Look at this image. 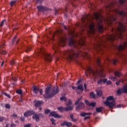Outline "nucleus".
<instances>
[{"instance_id": "4be33fe9", "label": "nucleus", "mask_w": 127, "mask_h": 127, "mask_svg": "<svg viewBox=\"0 0 127 127\" xmlns=\"http://www.w3.org/2000/svg\"><path fill=\"white\" fill-rule=\"evenodd\" d=\"M33 91L35 94H37L38 92H39V89L36 87V86H33Z\"/></svg>"}, {"instance_id": "a19ab883", "label": "nucleus", "mask_w": 127, "mask_h": 127, "mask_svg": "<svg viewBox=\"0 0 127 127\" xmlns=\"http://www.w3.org/2000/svg\"><path fill=\"white\" fill-rule=\"evenodd\" d=\"M5 108L6 109H10V105L9 104H6Z\"/></svg>"}, {"instance_id": "bf43d9fd", "label": "nucleus", "mask_w": 127, "mask_h": 127, "mask_svg": "<svg viewBox=\"0 0 127 127\" xmlns=\"http://www.w3.org/2000/svg\"><path fill=\"white\" fill-rule=\"evenodd\" d=\"M16 127V125H15V124H12L11 125V127Z\"/></svg>"}, {"instance_id": "49530a36", "label": "nucleus", "mask_w": 127, "mask_h": 127, "mask_svg": "<svg viewBox=\"0 0 127 127\" xmlns=\"http://www.w3.org/2000/svg\"><path fill=\"white\" fill-rule=\"evenodd\" d=\"M123 107H124V106L122 104H120L117 106V108L119 109H120V108H123Z\"/></svg>"}, {"instance_id": "473e14b6", "label": "nucleus", "mask_w": 127, "mask_h": 127, "mask_svg": "<svg viewBox=\"0 0 127 127\" xmlns=\"http://www.w3.org/2000/svg\"><path fill=\"white\" fill-rule=\"evenodd\" d=\"M16 2V0L11 1L10 2V6H13V5H14V4H15Z\"/></svg>"}, {"instance_id": "052dcab7", "label": "nucleus", "mask_w": 127, "mask_h": 127, "mask_svg": "<svg viewBox=\"0 0 127 127\" xmlns=\"http://www.w3.org/2000/svg\"><path fill=\"white\" fill-rule=\"evenodd\" d=\"M90 119V116H87L84 118V120H88Z\"/></svg>"}, {"instance_id": "cd10ccee", "label": "nucleus", "mask_w": 127, "mask_h": 127, "mask_svg": "<svg viewBox=\"0 0 127 127\" xmlns=\"http://www.w3.org/2000/svg\"><path fill=\"white\" fill-rule=\"evenodd\" d=\"M115 75L117 77H121V76H122V73L119 71H116L115 72Z\"/></svg>"}, {"instance_id": "dca6fc26", "label": "nucleus", "mask_w": 127, "mask_h": 127, "mask_svg": "<svg viewBox=\"0 0 127 127\" xmlns=\"http://www.w3.org/2000/svg\"><path fill=\"white\" fill-rule=\"evenodd\" d=\"M43 102L42 101H37L35 100L34 102V106L36 108H38V107H40L41 105H42Z\"/></svg>"}, {"instance_id": "2eb2a0df", "label": "nucleus", "mask_w": 127, "mask_h": 127, "mask_svg": "<svg viewBox=\"0 0 127 127\" xmlns=\"http://www.w3.org/2000/svg\"><path fill=\"white\" fill-rule=\"evenodd\" d=\"M105 43H106V41H101L98 44L95 45V49H97V48H100L101 46H104Z\"/></svg>"}, {"instance_id": "de8ad7c7", "label": "nucleus", "mask_w": 127, "mask_h": 127, "mask_svg": "<svg viewBox=\"0 0 127 127\" xmlns=\"http://www.w3.org/2000/svg\"><path fill=\"white\" fill-rule=\"evenodd\" d=\"M107 85H111L112 81H111L110 80H108V81H107Z\"/></svg>"}, {"instance_id": "864d4df0", "label": "nucleus", "mask_w": 127, "mask_h": 127, "mask_svg": "<svg viewBox=\"0 0 127 127\" xmlns=\"http://www.w3.org/2000/svg\"><path fill=\"white\" fill-rule=\"evenodd\" d=\"M11 117L13 118H17V115L16 114H13Z\"/></svg>"}, {"instance_id": "7ed1b4c3", "label": "nucleus", "mask_w": 127, "mask_h": 127, "mask_svg": "<svg viewBox=\"0 0 127 127\" xmlns=\"http://www.w3.org/2000/svg\"><path fill=\"white\" fill-rule=\"evenodd\" d=\"M126 28L125 26L122 23H119L118 28L117 29L118 34H113L110 36H108L106 38V40H115L116 38H119L122 39L123 38V31H125Z\"/></svg>"}, {"instance_id": "6e6d98bb", "label": "nucleus", "mask_w": 127, "mask_h": 127, "mask_svg": "<svg viewBox=\"0 0 127 127\" xmlns=\"http://www.w3.org/2000/svg\"><path fill=\"white\" fill-rule=\"evenodd\" d=\"M4 120V118L3 117H0V122H2Z\"/></svg>"}, {"instance_id": "13d9d810", "label": "nucleus", "mask_w": 127, "mask_h": 127, "mask_svg": "<svg viewBox=\"0 0 127 127\" xmlns=\"http://www.w3.org/2000/svg\"><path fill=\"white\" fill-rule=\"evenodd\" d=\"M31 126V125H30V124H28V125H25V126H24V127H30Z\"/></svg>"}, {"instance_id": "1a4fd4ad", "label": "nucleus", "mask_w": 127, "mask_h": 127, "mask_svg": "<svg viewBox=\"0 0 127 127\" xmlns=\"http://www.w3.org/2000/svg\"><path fill=\"white\" fill-rule=\"evenodd\" d=\"M65 105L66 107H60L58 108V110L61 113H63V112L72 111L74 109V105H72V101L71 100H69L68 103L65 104Z\"/></svg>"}, {"instance_id": "f03ea898", "label": "nucleus", "mask_w": 127, "mask_h": 127, "mask_svg": "<svg viewBox=\"0 0 127 127\" xmlns=\"http://www.w3.org/2000/svg\"><path fill=\"white\" fill-rule=\"evenodd\" d=\"M97 62L98 64V65L99 67V69L97 71H94L92 69L91 67L87 68V70H86L85 72V74L86 76V77H89V75H93L94 80L95 81V79H96V76L97 75H99V76H101V77H105V74L103 72V69H102V66L100 65V59H97Z\"/></svg>"}, {"instance_id": "6ab92c4d", "label": "nucleus", "mask_w": 127, "mask_h": 127, "mask_svg": "<svg viewBox=\"0 0 127 127\" xmlns=\"http://www.w3.org/2000/svg\"><path fill=\"white\" fill-rule=\"evenodd\" d=\"M62 127H64L66 126V127H71L72 126V123L68 122H64L61 124Z\"/></svg>"}, {"instance_id": "680f3d73", "label": "nucleus", "mask_w": 127, "mask_h": 127, "mask_svg": "<svg viewBox=\"0 0 127 127\" xmlns=\"http://www.w3.org/2000/svg\"><path fill=\"white\" fill-rule=\"evenodd\" d=\"M107 61H108V62H113V61L112 60H111L110 59L108 58L107 59Z\"/></svg>"}, {"instance_id": "4c0bfd02", "label": "nucleus", "mask_w": 127, "mask_h": 127, "mask_svg": "<svg viewBox=\"0 0 127 127\" xmlns=\"http://www.w3.org/2000/svg\"><path fill=\"white\" fill-rule=\"evenodd\" d=\"M119 2L120 4H123L125 3V0H119Z\"/></svg>"}, {"instance_id": "aec40b11", "label": "nucleus", "mask_w": 127, "mask_h": 127, "mask_svg": "<svg viewBox=\"0 0 127 127\" xmlns=\"http://www.w3.org/2000/svg\"><path fill=\"white\" fill-rule=\"evenodd\" d=\"M37 8L38 11H44V10H46V8L42 5L38 6Z\"/></svg>"}, {"instance_id": "a211bd4d", "label": "nucleus", "mask_w": 127, "mask_h": 127, "mask_svg": "<svg viewBox=\"0 0 127 127\" xmlns=\"http://www.w3.org/2000/svg\"><path fill=\"white\" fill-rule=\"evenodd\" d=\"M127 47V43H125L123 45H120L118 48L119 50L122 51V50H124V49L126 48V47Z\"/></svg>"}, {"instance_id": "b1692460", "label": "nucleus", "mask_w": 127, "mask_h": 127, "mask_svg": "<svg viewBox=\"0 0 127 127\" xmlns=\"http://www.w3.org/2000/svg\"><path fill=\"white\" fill-rule=\"evenodd\" d=\"M77 89L80 90L81 92H83V91H84V87L83 86V85H78L77 87Z\"/></svg>"}, {"instance_id": "f704fd0d", "label": "nucleus", "mask_w": 127, "mask_h": 127, "mask_svg": "<svg viewBox=\"0 0 127 127\" xmlns=\"http://www.w3.org/2000/svg\"><path fill=\"white\" fill-rule=\"evenodd\" d=\"M6 21V20H5V19L3 20L0 24V27L2 26L4 23V22H5Z\"/></svg>"}, {"instance_id": "6e6552de", "label": "nucleus", "mask_w": 127, "mask_h": 127, "mask_svg": "<svg viewBox=\"0 0 127 127\" xmlns=\"http://www.w3.org/2000/svg\"><path fill=\"white\" fill-rule=\"evenodd\" d=\"M104 104L110 108V109H114L116 108V100L114 97L109 96L107 98V100L105 102H104Z\"/></svg>"}, {"instance_id": "4468645a", "label": "nucleus", "mask_w": 127, "mask_h": 127, "mask_svg": "<svg viewBox=\"0 0 127 127\" xmlns=\"http://www.w3.org/2000/svg\"><path fill=\"white\" fill-rule=\"evenodd\" d=\"M85 103L88 107H93V108L96 107V103L95 102H91L90 103L89 101L88 100H85Z\"/></svg>"}, {"instance_id": "9d476101", "label": "nucleus", "mask_w": 127, "mask_h": 127, "mask_svg": "<svg viewBox=\"0 0 127 127\" xmlns=\"http://www.w3.org/2000/svg\"><path fill=\"white\" fill-rule=\"evenodd\" d=\"M81 100H82V97H79L75 103V106L78 105L76 108V110H77V111L82 110V109H84V108H85V105L84 104V103H80V101H81Z\"/></svg>"}, {"instance_id": "c9c22d12", "label": "nucleus", "mask_w": 127, "mask_h": 127, "mask_svg": "<svg viewBox=\"0 0 127 127\" xmlns=\"http://www.w3.org/2000/svg\"><path fill=\"white\" fill-rule=\"evenodd\" d=\"M51 122H52V125H56V123H55V120H54V119H52L51 120Z\"/></svg>"}, {"instance_id": "5fc2aeb1", "label": "nucleus", "mask_w": 127, "mask_h": 127, "mask_svg": "<svg viewBox=\"0 0 127 127\" xmlns=\"http://www.w3.org/2000/svg\"><path fill=\"white\" fill-rule=\"evenodd\" d=\"M14 63V60H12L11 62H10V64L11 65H13V64Z\"/></svg>"}, {"instance_id": "ddd939ff", "label": "nucleus", "mask_w": 127, "mask_h": 127, "mask_svg": "<svg viewBox=\"0 0 127 127\" xmlns=\"http://www.w3.org/2000/svg\"><path fill=\"white\" fill-rule=\"evenodd\" d=\"M50 116L54 117V118H58L59 119H61V118H62V116L59 115L55 112H52L50 113Z\"/></svg>"}, {"instance_id": "f3484780", "label": "nucleus", "mask_w": 127, "mask_h": 127, "mask_svg": "<svg viewBox=\"0 0 127 127\" xmlns=\"http://www.w3.org/2000/svg\"><path fill=\"white\" fill-rule=\"evenodd\" d=\"M32 115H34V111H29L24 113V117H29L30 116H32Z\"/></svg>"}, {"instance_id": "5701e85b", "label": "nucleus", "mask_w": 127, "mask_h": 127, "mask_svg": "<svg viewBox=\"0 0 127 127\" xmlns=\"http://www.w3.org/2000/svg\"><path fill=\"white\" fill-rule=\"evenodd\" d=\"M115 12L116 13H119V14H120V15H125V12H124L122 11H120L118 9L115 10Z\"/></svg>"}, {"instance_id": "393cba45", "label": "nucleus", "mask_w": 127, "mask_h": 127, "mask_svg": "<svg viewBox=\"0 0 127 127\" xmlns=\"http://www.w3.org/2000/svg\"><path fill=\"white\" fill-rule=\"evenodd\" d=\"M103 107H99V108H96V112L97 113H101L102 111H103Z\"/></svg>"}, {"instance_id": "423d86ee", "label": "nucleus", "mask_w": 127, "mask_h": 127, "mask_svg": "<svg viewBox=\"0 0 127 127\" xmlns=\"http://www.w3.org/2000/svg\"><path fill=\"white\" fill-rule=\"evenodd\" d=\"M64 55L66 56V59L69 60V61H71V60H72L74 57H78V55H82V56H88V54L86 53L84 54L81 53L76 54L74 51L70 50L64 52Z\"/></svg>"}, {"instance_id": "f8f14e48", "label": "nucleus", "mask_w": 127, "mask_h": 127, "mask_svg": "<svg viewBox=\"0 0 127 127\" xmlns=\"http://www.w3.org/2000/svg\"><path fill=\"white\" fill-rule=\"evenodd\" d=\"M65 42H66V38L64 37H62L60 39L59 45H60L61 46H64Z\"/></svg>"}, {"instance_id": "c03bdc74", "label": "nucleus", "mask_w": 127, "mask_h": 127, "mask_svg": "<svg viewBox=\"0 0 127 127\" xmlns=\"http://www.w3.org/2000/svg\"><path fill=\"white\" fill-rule=\"evenodd\" d=\"M103 82L104 84H105V83H107L108 82V79L107 78H105L103 80Z\"/></svg>"}, {"instance_id": "ea45409f", "label": "nucleus", "mask_w": 127, "mask_h": 127, "mask_svg": "<svg viewBox=\"0 0 127 127\" xmlns=\"http://www.w3.org/2000/svg\"><path fill=\"white\" fill-rule=\"evenodd\" d=\"M117 62H118V60H113V63L114 65H116V64H117Z\"/></svg>"}, {"instance_id": "7c9ffc66", "label": "nucleus", "mask_w": 127, "mask_h": 127, "mask_svg": "<svg viewBox=\"0 0 127 127\" xmlns=\"http://www.w3.org/2000/svg\"><path fill=\"white\" fill-rule=\"evenodd\" d=\"M17 94H19V95H22V90L20 89H18L16 91Z\"/></svg>"}, {"instance_id": "a878e982", "label": "nucleus", "mask_w": 127, "mask_h": 127, "mask_svg": "<svg viewBox=\"0 0 127 127\" xmlns=\"http://www.w3.org/2000/svg\"><path fill=\"white\" fill-rule=\"evenodd\" d=\"M97 92V96H99V97H102L103 96V92H102V91H96Z\"/></svg>"}, {"instance_id": "c85d7f7f", "label": "nucleus", "mask_w": 127, "mask_h": 127, "mask_svg": "<svg viewBox=\"0 0 127 127\" xmlns=\"http://www.w3.org/2000/svg\"><path fill=\"white\" fill-rule=\"evenodd\" d=\"M90 98H92V99H95L96 98V95L93 92H91L90 94Z\"/></svg>"}, {"instance_id": "37998d69", "label": "nucleus", "mask_w": 127, "mask_h": 127, "mask_svg": "<svg viewBox=\"0 0 127 127\" xmlns=\"http://www.w3.org/2000/svg\"><path fill=\"white\" fill-rule=\"evenodd\" d=\"M45 114H49L50 113V110L47 109L45 111Z\"/></svg>"}, {"instance_id": "412c9836", "label": "nucleus", "mask_w": 127, "mask_h": 127, "mask_svg": "<svg viewBox=\"0 0 127 127\" xmlns=\"http://www.w3.org/2000/svg\"><path fill=\"white\" fill-rule=\"evenodd\" d=\"M33 120H35L36 122H39V115L35 114L33 116Z\"/></svg>"}, {"instance_id": "0e129e2a", "label": "nucleus", "mask_w": 127, "mask_h": 127, "mask_svg": "<svg viewBox=\"0 0 127 127\" xmlns=\"http://www.w3.org/2000/svg\"><path fill=\"white\" fill-rule=\"evenodd\" d=\"M15 38H16V36H15L14 38L12 39V43L14 42V40H15Z\"/></svg>"}, {"instance_id": "72a5a7b5", "label": "nucleus", "mask_w": 127, "mask_h": 127, "mask_svg": "<svg viewBox=\"0 0 127 127\" xmlns=\"http://www.w3.org/2000/svg\"><path fill=\"white\" fill-rule=\"evenodd\" d=\"M80 115L81 117H85V116H87V113L82 112L80 113Z\"/></svg>"}, {"instance_id": "79ce46f5", "label": "nucleus", "mask_w": 127, "mask_h": 127, "mask_svg": "<svg viewBox=\"0 0 127 127\" xmlns=\"http://www.w3.org/2000/svg\"><path fill=\"white\" fill-rule=\"evenodd\" d=\"M103 83V80L100 79L98 81V84L99 85H100L101 84H102Z\"/></svg>"}, {"instance_id": "2f4dec72", "label": "nucleus", "mask_w": 127, "mask_h": 127, "mask_svg": "<svg viewBox=\"0 0 127 127\" xmlns=\"http://www.w3.org/2000/svg\"><path fill=\"white\" fill-rule=\"evenodd\" d=\"M109 78L110 80H112V81H116V80H117V78L115 77H113V76H110Z\"/></svg>"}, {"instance_id": "9b49d317", "label": "nucleus", "mask_w": 127, "mask_h": 127, "mask_svg": "<svg viewBox=\"0 0 127 127\" xmlns=\"http://www.w3.org/2000/svg\"><path fill=\"white\" fill-rule=\"evenodd\" d=\"M122 93H127V85H125L123 88L119 89L117 91V94L121 95Z\"/></svg>"}, {"instance_id": "8fccbe9b", "label": "nucleus", "mask_w": 127, "mask_h": 127, "mask_svg": "<svg viewBox=\"0 0 127 127\" xmlns=\"http://www.w3.org/2000/svg\"><path fill=\"white\" fill-rule=\"evenodd\" d=\"M36 0L38 3H41V2H42V0Z\"/></svg>"}, {"instance_id": "f257e3e1", "label": "nucleus", "mask_w": 127, "mask_h": 127, "mask_svg": "<svg viewBox=\"0 0 127 127\" xmlns=\"http://www.w3.org/2000/svg\"><path fill=\"white\" fill-rule=\"evenodd\" d=\"M93 16H86L82 18V21L83 25L85 28L88 27L89 31H87L88 36H90V34H94L96 29H98L99 32H103V25L102 22L105 21L108 24L112 23V21H115L116 20V17L114 15H111L108 18L104 19L102 17L100 13L97 12L94 14L93 17L96 18L98 22L96 25L94 21H93Z\"/></svg>"}, {"instance_id": "338daca9", "label": "nucleus", "mask_w": 127, "mask_h": 127, "mask_svg": "<svg viewBox=\"0 0 127 127\" xmlns=\"http://www.w3.org/2000/svg\"><path fill=\"white\" fill-rule=\"evenodd\" d=\"M92 115V113H86V116H87V115Z\"/></svg>"}, {"instance_id": "a18cd8bd", "label": "nucleus", "mask_w": 127, "mask_h": 127, "mask_svg": "<svg viewBox=\"0 0 127 127\" xmlns=\"http://www.w3.org/2000/svg\"><path fill=\"white\" fill-rule=\"evenodd\" d=\"M39 92L40 95H42V94H43V90L42 89L39 90Z\"/></svg>"}, {"instance_id": "c756f323", "label": "nucleus", "mask_w": 127, "mask_h": 127, "mask_svg": "<svg viewBox=\"0 0 127 127\" xmlns=\"http://www.w3.org/2000/svg\"><path fill=\"white\" fill-rule=\"evenodd\" d=\"M113 3H112L110 5L106 6V8L107 10H108V9H110L111 7H112L113 6Z\"/></svg>"}, {"instance_id": "20e7f679", "label": "nucleus", "mask_w": 127, "mask_h": 127, "mask_svg": "<svg viewBox=\"0 0 127 127\" xmlns=\"http://www.w3.org/2000/svg\"><path fill=\"white\" fill-rule=\"evenodd\" d=\"M74 35L77 36V35L74 34V33L72 32L71 33L70 38L69 40V46H73V47H76L77 45L83 46V45L85 44V38H84V37H80V40L76 42L74 41V39H73V36H74Z\"/></svg>"}, {"instance_id": "bb28decb", "label": "nucleus", "mask_w": 127, "mask_h": 127, "mask_svg": "<svg viewBox=\"0 0 127 127\" xmlns=\"http://www.w3.org/2000/svg\"><path fill=\"white\" fill-rule=\"evenodd\" d=\"M70 118L72 122H76L77 121L76 119L74 118V115L73 114L70 115Z\"/></svg>"}, {"instance_id": "774afa93", "label": "nucleus", "mask_w": 127, "mask_h": 127, "mask_svg": "<svg viewBox=\"0 0 127 127\" xmlns=\"http://www.w3.org/2000/svg\"><path fill=\"white\" fill-rule=\"evenodd\" d=\"M98 112H95L94 113H93V115H97Z\"/></svg>"}, {"instance_id": "69168bd1", "label": "nucleus", "mask_w": 127, "mask_h": 127, "mask_svg": "<svg viewBox=\"0 0 127 127\" xmlns=\"http://www.w3.org/2000/svg\"><path fill=\"white\" fill-rule=\"evenodd\" d=\"M30 50H31V48H30V47H28L27 48V51H30Z\"/></svg>"}, {"instance_id": "e433bc0d", "label": "nucleus", "mask_w": 127, "mask_h": 127, "mask_svg": "<svg viewBox=\"0 0 127 127\" xmlns=\"http://www.w3.org/2000/svg\"><path fill=\"white\" fill-rule=\"evenodd\" d=\"M61 101H64V102H65L66 99V97H62L60 98Z\"/></svg>"}, {"instance_id": "603ef678", "label": "nucleus", "mask_w": 127, "mask_h": 127, "mask_svg": "<svg viewBox=\"0 0 127 127\" xmlns=\"http://www.w3.org/2000/svg\"><path fill=\"white\" fill-rule=\"evenodd\" d=\"M121 81H122V80H119V81L116 82V85H117V86H119V85H120V83H121Z\"/></svg>"}, {"instance_id": "0eeeda50", "label": "nucleus", "mask_w": 127, "mask_h": 127, "mask_svg": "<svg viewBox=\"0 0 127 127\" xmlns=\"http://www.w3.org/2000/svg\"><path fill=\"white\" fill-rule=\"evenodd\" d=\"M35 55H36V56H40L41 57H42L45 59V60L49 61V62H50L51 61L52 57L50 56V54L44 53L43 52V50L41 49L37 50L35 52Z\"/></svg>"}, {"instance_id": "39448f33", "label": "nucleus", "mask_w": 127, "mask_h": 127, "mask_svg": "<svg viewBox=\"0 0 127 127\" xmlns=\"http://www.w3.org/2000/svg\"><path fill=\"white\" fill-rule=\"evenodd\" d=\"M59 92V88L55 87L53 90H51V86H48L45 90V93L44 95V98H52L55 95H56Z\"/></svg>"}, {"instance_id": "3c124183", "label": "nucleus", "mask_w": 127, "mask_h": 127, "mask_svg": "<svg viewBox=\"0 0 127 127\" xmlns=\"http://www.w3.org/2000/svg\"><path fill=\"white\" fill-rule=\"evenodd\" d=\"M0 53H1V54H5L6 52H5V51H2L1 52H0Z\"/></svg>"}, {"instance_id": "e2e57ef3", "label": "nucleus", "mask_w": 127, "mask_h": 127, "mask_svg": "<svg viewBox=\"0 0 127 127\" xmlns=\"http://www.w3.org/2000/svg\"><path fill=\"white\" fill-rule=\"evenodd\" d=\"M72 89H73V90H77V87H76L75 86H72Z\"/></svg>"}, {"instance_id": "4d7b16f0", "label": "nucleus", "mask_w": 127, "mask_h": 127, "mask_svg": "<svg viewBox=\"0 0 127 127\" xmlns=\"http://www.w3.org/2000/svg\"><path fill=\"white\" fill-rule=\"evenodd\" d=\"M12 80H13V81H16V80H17V78L16 77H12Z\"/></svg>"}, {"instance_id": "09e8293b", "label": "nucleus", "mask_w": 127, "mask_h": 127, "mask_svg": "<svg viewBox=\"0 0 127 127\" xmlns=\"http://www.w3.org/2000/svg\"><path fill=\"white\" fill-rule=\"evenodd\" d=\"M84 88H85L84 91L85 92H87V91H88V90H87V85L86 84H84Z\"/></svg>"}, {"instance_id": "58836bf2", "label": "nucleus", "mask_w": 127, "mask_h": 127, "mask_svg": "<svg viewBox=\"0 0 127 127\" xmlns=\"http://www.w3.org/2000/svg\"><path fill=\"white\" fill-rule=\"evenodd\" d=\"M3 94L5 95V96L7 97L8 98H9V99H10V95H9V94H7V93H3Z\"/></svg>"}]
</instances>
